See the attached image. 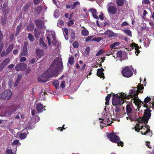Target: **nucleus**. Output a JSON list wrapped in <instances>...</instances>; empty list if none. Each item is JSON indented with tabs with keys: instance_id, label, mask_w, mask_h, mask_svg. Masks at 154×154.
<instances>
[{
	"instance_id": "1",
	"label": "nucleus",
	"mask_w": 154,
	"mask_h": 154,
	"mask_svg": "<svg viewBox=\"0 0 154 154\" xmlns=\"http://www.w3.org/2000/svg\"><path fill=\"white\" fill-rule=\"evenodd\" d=\"M143 87L142 85L139 84L137 87H135L134 89H131L129 91V94L132 96L131 99V103H134L137 106L138 111H140L139 109L140 107V105L147 108L146 110L151 112L149 109L151 107H154V103H148L151 100L150 98L147 97L144 99V102L141 101L138 97L137 95L139 93H141L143 91Z\"/></svg>"
},
{
	"instance_id": "2",
	"label": "nucleus",
	"mask_w": 154,
	"mask_h": 154,
	"mask_svg": "<svg viewBox=\"0 0 154 154\" xmlns=\"http://www.w3.org/2000/svg\"><path fill=\"white\" fill-rule=\"evenodd\" d=\"M63 69V65L62 60L60 57H57L55 59L48 70L38 79V81L45 82L48 81V79L57 76L59 72Z\"/></svg>"
},
{
	"instance_id": "3",
	"label": "nucleus",
	"mask_w": 154,
	"mask_h": 154,
	"mask_svg": "<svg viewBox=\"0 0 154 154\" xmlns=\"http://www.w3.org/2000/svg\"><path fill=\"white\" fill-rule=\"evenodd\" d=\"M144 115L142 117H139L137 116V114L135 113H131L128 114V117L126 118L127 120L129 119L131 121H137V122L134 127L135 131H140L144 127V125L147 124L148 121L151 116L150 112L148 110H144Z\"/></svg>"
},
{
	"instance_id": "4",
	"label": "nucleus",
	"mask_w": 154,
	"mask_h": 154,
	"mask_svg": "<svg viewBox=\"0 0 154 154\" xmlns=\"http://www.w3.org/2000/svg\"><path fill=\"white\" fill-rule=\"evenodd\" d=\"M129 95H127L121 92L120 93L115 95L112 98V104L115 106H120L126 101L125 99H129L130 97L132 98V96L129 93Z\"/></svg>"
},
{
	"instance_id": "5",
	"label": "nucleus",
	"mask_w": 154,
	"mask_h": 154,
	"mask_svg": "<svg viewBox=\"0 0 154 154\" xmlns=\"http://www.w3.org/2000/svg\"><path fill=\"white\" fill-rule=\"evenodd\" d=\"M101 117L99 118V120H101L100 122L102 124L100 125V126L102 128L106 125H109L111 124L112 118L109 119L110 115L109 112H106L105 109L101 113Z\"/></svg>"
},
{
	"instance_id": "6",
	"label": "nucleus",
	"mask_w": 154,
	"mask_h": 154,
	"mask_svg": "<svg viewBox=\"0 0 154 154\" xmlns=\"http://www.w3.org/2000/svg\"><path fill=\"white\" fill-rule=\"evenodd\" d=\"M55 35V33L54 31H47L46 36L49 45H51V43L53 45H57L58 42L56 39Z\"/></svg>"
},
{
	"instance_id": "7",
	"label": "nucleus",
	"mask_w": 154,
	"mask_h": 154,
	"mask_svg": "<svg viewBox=\"0 0 154 154\" xmlns=\"http://www.w3.org/2000/svg\"><path fill=\"white\" fill-rule=\"evenodd\" d=\"M133 72L136 74V71H134V69L132 67H125L123 69L122 71V73L123 76L129 78L131 76Z\"/></svg>"
},
{
	"instance_id": "8",
	"label": "nucleus",
	"mask_w": 154,
	"mask_h": 154,
	"mask_svg": "<svg viewBox=\"0 0 154 154\" xmlns=\"http://www.w3.org/2000/svg\"><path fill=\"white\" fill-rule=\"evenodd\" d=\"M12 96V92L11 91L7 90L0 94V100H8Z\"/></svg>"
},
{
	"instance_id": "9",
	"label": "nucleus",
	"mask_w": 154,
	"mask_h": 154,
	"mask_svg": "<svg viewBox=\"0 0 154 154\" xmlns=\"http://www.w3.org/2000/svg\"><path fill=\"white\" fill-rule=\"evenodd\" d=\"M107 11L109 14H115L117 11L116 8L114 6V3H109L107 5Z\"/></svg>"
},
{
	"instance_id": "10",
	"label": "nucleus",
	"mask_w": 154,
	"mask_h": 154,
	"mask_svg": "<svg viewBox=\"0 0 154 154\" xmlns=\"http://www.w3.org/2000/svg\"><path fill=\"white\" fill-rule=\"evenodd\" d=\"M23 107V105L22 104H21L19 106H17L16 107L14 106H13L12 107H11L10 110L11 111H9L8 113L7 112H6L5 116H10L12 113L15 112L17 109H19V110H21L22 109V107Z\"/></svg>"
},
{
	"instance_id": "11",
	"label": "nucleus",
	"mask_w": 154,
	"mask_h": 154,
	"mask_svg": "<svg viewBox=\"0 0 154 154\" xmlns=\"http://www.w3.org/2000/svg\"><path fill=\"white\" fill-rule=\"evenodd\" d=\"M134 47L135 50V53L136 55H137L138 54L140 53V51L138 50L139 49V46H138L137 44H135L134 43H133L132 44H131L130 46L129 47V48H128V50H131L132 49H133L134 48Z\"/></svg>"
},
{
	"instance_id": "12",
	"label": "nucleus",
	"mask_w": 154,
	"mask_h": 154,
	"mask_svg": "<svg viewBox=\"0 0 154 154\" xmlns=\"http://www.w3.org/2000/svg\"><path fill=\"white\" fill-rule=\"evenodd\" d=\"M109 140L115 143H117L119 141V138L117 135H107Z\"/></svg>"
},
{
	"instance_id": "13",
	"label": "nucleus",
	"mask_w": 154,
	"mask_h": 154,
	"mask_svg": "<svg viewBox=\"0 0 154 154\" xmlns=\"http://www.w3.org/2000/svg\"><path fill=\"white\" fill-rule=\"evenodd\" d=\"M26 65L24 63H20L16 65L15 69L17 71L24 70L26 67Z\"/></svg>"
},
{
	"instance_id": "14",
	"label": "nucleus",
	"mask_w": 154,
	"mask_h": 154,
	"mask_svg": "<svg viewBox=\"0 0 154 154\" xmlns=\"http://www.w3.org/2000/svg\"><path fill=\"white\" fill-rule=\"evenodd\" d=\"M102 15L103 14H101L99 16V17L100 21L99 20H97L96 21V23L99 27H101V26H104L106 25V23H105L103 22V23L101 21H102L103 19V17Z\"/></svg>"
},
{
	"instance_id": "15",
	"label": "nucleus",
	"mask_w": 154,
	"mask_h": 154,
	"mask_svg": "<svg viewBox=\"0 0 154 154\" xmlns=\"http://www.w3.org/2000/svg\"><path fill=\"white\" fill-rule=\"evenodd\" d=\"M104 34L107 35L109 37L116 36L117 35V33H114L109 30H107L104 33Z\"/></svg>"
},
{
	"instance_id": "16",
	"label": "nucleus",
	"mask_w": 154,
	"mask_h": 154,
	"mask_svg": "<svg viewBox=\"0 0 154 154\" xmlns=\"http://www.w3.org/2000/svg\"><path fill=\"white\" fill-rule=\"evenodd\" d=\"M10 62V59L7 58L5 59L3 62L1 63L0 65V70H2Z\"/></svg>"
},
{
	"instance_id": "17",
	"label": "nucleus",
	"mask_w": 154,
	"mask_h": 154,
	"mask_svg": "<svg viewBox=\"0 0 154 154\" xmlns=\"http://www.w3.org/2000/svg\"><path fill=\"white\" fill-rule=\"evenodd\" d=\"M36 26L38 27L41 28H45L43 22L39 20H36L35 21Z\"/></svg>"
},
{
	"instance_id": "18",
	"label": "nucleus",
	"mask_w": 154,
	"mask_h": 154,
	"mask_svg": "<svg viewBox=\"0 0 154 154\" xmlns=\"http://www.w3.org/2000/svg\"><path fill=\"white\" fill-rule=\"evenodd\" d=\"M45 107V106H44L42 104H41V103H39L37 104L36 108L38 112H40L43 111V110H45V109H43V108Z\"/></svg>"
},
{
	"instance_id": "19",
	"label": "nucleus",
	"mask_w": 154,
	"mask_h": 154,
	"mask_svg": "<svg viewBox=\"0 0 154 154\" xmlns=\"http://www.w3.org/2000/svg\"><path fill=\"white\" fill-rule=\"evenodd\" d=\"M36 54L38 58H40L44 55V52L42 50L37 49L36 50Z\"/></svg>"
},
{
	"instance_id": "20",
	"label": "nucleus",
	"mask_w": 154,
	"mask_h": 154,
	"mask_svg": "<svg viewBox=\"0 0 154 154\" xmlns=\"http://www.w3.org/2000/svg\"><path fill=\"white\" fill-rule=\"evenodd\" d=\"M92 13L93 17L96 19H97L98 16L97 15V14L96 9L94 8H92L90 9L89 10Z\"/></svg>"
},
{
	"instance_id": "21",
	"label": "nucleus",
	"mask_w": 154,
	"mask_h": 154,
	"mask_svg": "<svg viewBox=\"0 0 154 154\" xmlns=\"http://www.w3.org/2000/svg\"><path fill=\"white\" fill-rule=\"evenodd\" d=\"M104 69L103 68H101L100 69H98L97 70V75L100 78H104V73L103 72Z\"/></svg>"
},
{
	"instance_id": "22",
	"label": "nucleus",
	"mask_w": 154,
	"mask_h": 154,
	"mask_svg": "<svg viewBox=\"0 0 154 154\" xmlns=\"http://www.w3.org/2000/svg\"><path fill=\"white\" fill-rule=\"evenodd\" d=\"M27 54V46L25 45H24L23 49V51H21V56H26Z\"/></svg>"
},
{
	"instance_id": "23",
	"label": "nucleus",
	"mask_w": 154,
	"mask_h": 154,
	"mask_svg": "<svg viewBox=\"0 0 154 154\" xmlns=\"http://www.w3.org/2000/svg\"><path fill=\"white\" fill-rule=\"evenodd\" d=\"M120 43L119 42H116L112 44H111L109 45V48L112 49V51L113 49H116L117 48V47L119 46Z\"/></svg>"
},
{
	"instance_id": "24",
	"label": "nucleus",
	"mask_w": 154,
	"mask_h": 154,
	"mask_svg": "<svg viewBox=\"0 0 154 154\" xmlns=\"http://www.w3.org/2000/svg\"><path fill=\"white\" fill-rule=\"evenodd\" d=\"M119 106H116V109H115V112L116 113L115 114L114 113V116H116L117 117H119V115L118 113L120 111V108Z\"/></svg>"
},
{
	"instance_id": "25",
	"label": "nucleus",
	"mask_w": 154,
	"mask_h": 154,
	"mask_svg": "<svg viewBox=\"0 0 154 154\" xmlns=\"http://www.w3.org/2000/svg\"><path fill=\"white\" fill-rule=\"evenodd\" d=\"M81 34L84 36H86L88 35L89 32L87 29L84 27V29H82Z\"/></svg>"
},
{
	"instance_id": "26",
	"label": "nucleus",
	"mask_w": 154,
	"mask_h": 154,
	"mask_svg": "<svg viewBox=\"0 0 154 154\" xmlns=\"http://www.w3.org/2000/svg\"><path fill=\"white\" fill-rule=\"evenodd\" d=\"M39 42L42 47L44 48H47V45L44 42L43 38H40L39 40Z\"/></svg>"
},
{
	"instance_id": "27",
	"label": "nucleus",
	"mask_w": 154,
	"mask_h": 154,
	"mask_svg": "<svg viewBox=\"0 0 154 154\" xmlns=\"http://www.w3.org/2000/svg\"><path fill=\"white\" fill-rule=\"evenodd\" d=\"M145 129H144L143 130H144L145 129H146L145 130V131H141L142 134L143 135H146L150 131V129L149 128L148 126H146L145 127Z\"/></svg>"
},
{
	"instance_id": "28",
	"label": "nucleus",
	"mask_w": 154,
	"mask_h": 154,
	"mask_svg": "<svg viewBox=\"0 0 154 154\" xmlns=\"http://www.w3.org/2000/svg\"><path fill=\"white\" fill-rule=\"evenodd\" d=\"M45 91L41 92L39 95V99L41 100H44L45 98Z\"/></svg>"
},
{
	"instance_id": "29",
	"label": "nucleus",
	"mask_w": 154,
	"mask_h": 154,
	"mask_svg": "<svg viewBox=\"0 0 154 154\" xmlns=\"http://www.w3.org/2000/svg\"><path fill=\"white\" fill-rule=\"evenodd\" d=\"M35 32V35L36 38H38V35L41 34H43V33L42 32H41L39 30H38L35 29L34 30Z\"/></svg>"
},
{
	"instance_id": "30",
	"label": "nucleus",
	"mask_w": 154,
	"mask_h": 154,
	"mask_svg": "<svg viewBox=\"0 0 154 154\" xmlns=\"http://www.w3.org/2000/svg\"><path fill=\"white\" fill-rule=\"evenodd\" d=\"M114 2H116L117 4L119 6H121L124 4L123 0H114Z\"/></svg>"
},
{
	"instance_id": "31",
	"label": "nucleus",
	"mask_w": 154,
	"mask_h": 154,
	"mask_svg": "<svg viewBox=\"0 0 154 154\" xmlns=\"http://www.w3.org/2000/svg\"><path fill=\"white\" fill-rule=\"evenodd\" d=\"M122 56V52L121 51H119L117 52V57L116 60H118L120 59Z\"/></svg>"
},
{
	"instance_id": "32",
	"label": "nucleus",
	"mask_w": 154,
	"mask_h": 154,
	"mask_svg": "<svg viewBox=\"0 0 154 154\" xmlns=\"http://www.w3.org/2000/svg\"><path fill=\"white\" fill-rule=\"evenodd\" d=\"M14 45L13 44L10 45L8 47L7 50L6 52L7 53H9L13 49Z\"/></svg>"
},
{
	"instance_id": "33",
	"label": "nucleus",
	"mask_w": 154,
	"mask_h": 154,
	"mask_svg": "<svg viewBox=\"0 0 154 154\" xmlns=\"http://www.w3.org/2000/svg\"><path fill=\"white\" fill-rule=\"evenodd\" d=\"M90 51V48L89 47H88L86 48L85 51V55L86 56H88L89 55V54Z\"/></svg>"
},
{
	"instance_id": "34",
	"label": "nucleus",
	"mask_w": 154,
	"mask_h": 154,
	"mask_svg": "<svg viewBox=\"0 0 154 154\" xmlns=\"http://www.w3.org/2000/svg\"><path fill=\"white\" fill-rule=\"evenodd\" d=\"M68 30L67 29L65 28L63 29V33L65 37V39L66 40H68V38H66V36L68 34Z\"/></svg>"
},
{
	"instance_id": "35",
	"label": "nucleus",
	"mask_w": 154,
	"mask_h": 154,
	"mask_svg": "<svg viewBox=\"0 0 154 154\" xmlns=\"http://www.w3.org/2000/svg\"><path fill=\"white\" fill-rule=\"evenodd\" d=\"M54 86L57 89L59 87V82L57 80H54L53 82Z\"/></svg>"
},
{
	"instance_id": "36",
	"label": "nucleus",
	"mask_w": 154,
	"mask_h": 154,
	"mask_svg": "<svg viewBox=\"0 0 154 154\" xmlns=\"http://www.w3.org/2000/svg\"><path fill=\"white\" fill-rule=\"evenodd\" d=\"M21 27H22V24H20L19 25L17 26V29H16V33L15 34V35L16 36H17L18 34L19 31L21 28Z\"/></svg>"
},
{
	"instance_id": "37",
	"label": "nucleus",
	"mask_w": 154,
	"mask_h": 154,
	"mask_svg": "<svg viewBox=\"0 0 154 154\" xmlns=\"http://www.w3.org/2000/svg\"><path fill=\"white\" fill-rule=\"evenodd\" d=\"M126 109L128 114V113H130L132 111V109L128 104L127 105Z\"/></svg>"
},
{
	"instance_id": "38",
	"label": "nucleus",
	"mask_w": 154,
	"mask_h": 154,
	"mask_svg": "<svg viewBox=\"0 0 154 154\" xmlns=\"http://www.w3.org/2000/svg\"><path fill=\"white\" fill-rule=\"evenodd\" d=\"M59 15V11L58 10H55L54 12V16L55 18H57Z\"/></svg>"
},
{
	"instance_id": "39",
	"label": "nucleus",
	"mask_w": 154,
	"mask_h": 154,
	"mask_svg": "<svg viewBox=\"0 0 154 154\" xmlns=\"http://www.w3.org/2000/svg\"><path fill=\"white\" fill-rule=\"evenodd\" d=\"M64 24V21L60 20L58 21L57 25L59 27H61V26H63Z\"/></svg>"
},
{
	"instance_id": "40",
	"label": "nucleus",
	"mask_w": 154,
	"mask_h": 154,
	"mask_svg": "<svg viewBox=\"0 0 154 154\" xmlns=\"http://www.w3.org/2000/svg\"><path fill=\"white\" fill-rule=\"evenodd\" d=\"M103 40V38L100 37L94 38L91 40V41H95L97 42H100Z\"/></svg>"
},
{
	"instance_id": "41",
	"label": "nucleus",
	"mask_w": 154,
	"mask_h": 154,
	"mask_svg": "<svg viewBox=\"0 0 154 154\" xmlns=\"http://www.w3.org/2000/svg\"><path fill=\"white\" fill-rule=\"evenodd\" d=\"M111 95L110 94L108 95L106 98V102L105 104L106 105L109 104V101Z\"/></svg>"
},
{
	"instance_id": "42",
	"label": "nucleus",
	"mask_w": 154,
	"mask_h": 154,
	"mask_svg": "<svg viewBox=\"0 0 154 154\" xmlns=\"http://www.w3.org/2000/svg\"><path fill=\"white\" fill-rule=\"evenodd\" d=\"M124 31L125 33L127 34L128 36H131V32L130 30H124Z\"/></svg>"
},
{
	"instance_id": "43",
	"label": "nucleus",
	"mask_w": 154,
	"mask_h": 154,
	"mask_svg": "<svg viewBox=\"0 0 154 154\" xmlns=\"http://www.w3.org/2000/svg\"><path fill=\"white\" fill-rule=\"evenodd\" d=\"M74 61V58L73 57H70L69 59L68 62L70 64H72L73 63Z\"/></svg>"
},
{
	"instance_id": "44",
	"label": "nucleus",
	"mask_w": 154,
	"mask_h": 154,
	"mask_svg": "<svg viewBox=\"0 0 154 154\" xmlns=\"http://www.w3.org/2000/svg\"><path fill=\"white\" fill-rule=\"evenodd\" d=\"M26 29L28 31H31L33 30V28L32 25H30L27 26Z\"/></svg>"
},
{
	"instance_id": "45",
	"label": "nucleus",
	"mask_w": 154,
	"mask_h": 154,
	"mask_svg": "<svg viewBox=\"0 0 154 154\" xmlns=\"http://www.w3.org/2000/svg\"><path fill=\"white\" fill-rule=\"evenodd\" d=\"M70 35L71 39L72 40H73L75 38V35L74 32L73 30H71V34Z\"/></svg>"
},
{
	"instance_id": "46",
	"label": "nucleus",
	"mask_w": 154,
	"mask_h": 154,
	"mask_svg": "<svg viewBox=\"0 0 154 154\" xmlns=\"http://www.w3.org/2000/svg\"><path fill=\"white\" fill-rule=\"evenodd\" d=\"M104 52V51L103 50L101 49L96 54V56H99L102 54Z\"/></svg>"
},
{
	"instance_id": "47",
	"label": "nucleus",
	"mask_w": 154,
	"mask_h": 154,
	"mask_svg": "<svg viewBox=\"0 0 154 154\" xmlns=\"http://www.w3.org/2000/svg\"><path fill=\"white\" fill-rule=\"evenodd\" d=\"M28 38L29 40L32 41L33 42L34 40V39L33 37V36L32 34L30 33H29L28 34Z\"/></svg>"
},
{
	"instance_id": "48",
	"label": "nucleus",
	"mask_w": 154,
	"mask_h": 154,
	"mask_svg": "<svg viewBox=\"0 0 154 154\" xmlns=\"http://www.w3.org/2000/svg\"><path fill=\"white\" fill-rule=\"evenodd\" d=\"M79 2H76L73 3L72 5V7L73 8V9H74L78 5H79Z\"/></svg>"
},
{
	"instance_id": "49",
	"label": "nucleus",
	"mask_w": 154,
	"mask_h": 154,
	"mask_svg": "<svg viewBox=\"0 0 154 154\" xmlns=\"http://www.w3.org/2000/svg\"><path fill=\"white\" fill-rule=\"evenodd\" d=\"M42 11V8L41 7H39L37 8L36 9V12L37 14H39Z\"/></svg>"
},
{
	"instance_id": "50",
	"label": "nucleus",
	"mask_w": 154,
	"mask_h": 154,
	"mask_svg": "<svg viewBox=\"0 0 154 154\" xmlns=\"http://www.w3.org/2000/svg\"><path fill=\"white\" fill-rule=\"evenodd\" d=\"M73 46L75 48H77L79 46V44L77 42H73L72 44Z\"/></svg>"
},
{
	"instance_id": "51",
	"label": "nucleus",
	"mask_w": 154,
	"mask_h": 154,
	"mask_svg": "<svg viewBox=\"0 0 154 154\" xmlns=\"http://www.w3.org/2000/svg\"><path fill=\"white\" fill-rule=\"evenodd\" d=\"M118 146H121L122 147L123 146V142L120 141V139L119 138V141L117 143Z\"/></svg>"
},
{
	"instance_id": "52",
	"label": "nucleus",
	"mask_w": 154,
	"mask_h": 154,
	"mask_svg": "<svg viewBox=\"0 0 154 154\" xmlns=\"http://www.w3.org/2000/svg\"><path fill=\"white\" fill-rule=\"evenodd\" d=\"M119 132H112L110 133H107L106 134V135H117L118 134H119Z\"/></svg>"
},
{
	"instance_id": "53",
	"label": "nucleus",
	"mask_w": 154,
	"mask_h": 154,
	"mask_svg": "<svg viewBox=\"0 0 154 154\" xmlns=\"http://www.w3.org/2000/svg\"><path fill=\"white\" fill-rule=\"evenodd\" d=\"M3 8L2 9V10L5 13H6L7 12L6 10L8 9V8L6 7V5L5 4H4L3 5Z\"/></svg>"
},
{
	"instance_id": "54",
	"label": "nucleus",
	"mask_w": 154,
	"mask_h": 154,
	"mask_svg": "<svg viewBox=\"0 0 154 154\" xmlns=\"http://www.w3.org/2000/svg\"><path fill=\"white\" fill-rule=\"evenodd\" d=\"M23 131H24V132H22V133H21L20 134V135H27V134H29V133L27 131L26 129H24L23 131Z\"/></svg>"
},
{
	"instance_id": "55",
	"label": "nucleus",
	"mask_w": 154,
	"mask_h": 154,
	"mask_svg": "<svg viewBox=\"0 0 154 154\" xmlns=\"http://www.w3.org/2000/svg\"><path fill=\"white\" fill-rule=\"evenodd\" d=\"M65 85H66V83H65V81H62L61 84H60V87L62 88H64L65 86Z\"/></svg>"
},
{
	"instance_id": "56",
	"label": "nucleus",
	"mask_w": 154,
	"mask_h": 154,
	"mask_svg": "<svg viewBox=\"0 0 154 154\" xmlns=\"http://www.w3.org/2000/svg\"><path fill=\"white\" fill-rule=\"evenodd\" d=\"M150 143L149 141H146V146L149 149L152 148L151 146L150 145Z\"/></svg>"
},
{
	"instance_id": "57",
	"label": "nucleus",
	"mask_w": 154,
	"mask_h": 154,
	"mask_svg": "<svg viewBox=\"0 0 154 154\" xmlns=\"http://www.w3.org/2000/svg\"><path fill=\"white\" fill-rule=\"evenodd\" d=\"M93 36H90L88 37L85 39V41L86 42H87L89 40H91V38H93Z\"/></svg>"
},
{
	"instance_id": "58",
	"label": "nucleus",
	"mask_w": 154,
	"mask_h": 154,
	"mask_svg": "<svg viewBox=\"0 0 154 154\" xmlns=\"http://www.w3.org/2000/svg\"><path fill=\"white\" fill-rule=\"evenodd\" d=\"M143 4H147L150 3V1L149 0H143L142 1Z\"/></svg>"
},
{
	"instance_id": "59",
	"label": "nucleus",
	"mask_w": 154,
	"mask_h": 154,
	"mask_svg": "<svg viewBox=\"0 0 154 154\" xmlns=\"http://www.w3.org/2000/svg\"><path fill=\"white\" fill-rule=\"evenodd\" d=\"M7 154H14L12 150L10 149H8L6 151Z\"/></svg>"
},
{
	"instance_id": "60",
	"label": "nucleus",
	"mask_w": 154,
	"mask_h": 154,
	"mask_svg": "<svg viewBox=\"0 0 154 154\" xmlns=\"http://www.w3.org/2000/svg\"><path fill=\"white\" fill-rule=\"evenodd\" d=\"M19 143V142L18 140H14L12 144L13 145H18Z\"/></svg>"
},
{
	"instance_id": "61",
	"label": "nucleus",
	"mask_w": 154,
	"mask_h": 154,
	"mask_svg": "<svg viewBox=\"0 0 154 154\" xmlns=\"http://www.w3.org/2000/svg\"><path fill=\"white\" fill-rule=\"evenodd\" d=\"M112 51L108 50L106 52V55L107 56H109L111 54H112Z\"/></svg>"
},
{
	"instance_id": "62",
	"label": "nucleus",
	"mask_w": 154,
	"mask_h": 154,
	"mask_svg": "<svg viewBox=\"0 0 154 154\" xmlns=\"http://www.w3.org/2000/svg\"><path fill=\"white\" fill-rule=\"evenodd\" d=\"M9 53H7V52L6 51L5 52V51H3L2 52L1 54V56L3 57L4 56L8 54Z\"/></svg>"
},
{
	"instance_id": "63",
	"label": "nucleus",
	"mask_w": 154,
	"mask_h": 154,
	"mask_svg": "<svg viewBox=\"0 0 154 154\" xmlns=\"http://www.w3.org/2000/svg\"><path fill=\"white\" fill-rule=\"evenodd\" d=\"M26 60V58L25 57H22L20 58V61L21 62L25 61Z\"/></svg>"
},
{
	"instance_id": "64",
	"label": "nucleus",
	"mask_w": 154,
	"mask_h": 154,
	"mask_svg": "<svg viewBox=\"0 0 154 154\" xmlns=\"http://www.w3.org/2000/svg\"><path fill=\"white\" fill-rule=\"evenodd\" d=\"M147 154H154V146H153V150L152 151V152L150 151H147Z\"/></svg>"
}]
</instances>
